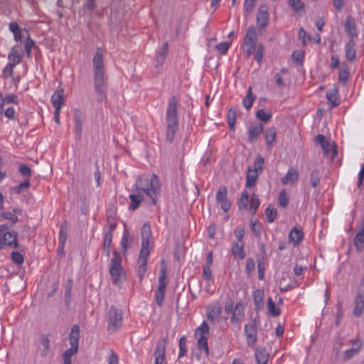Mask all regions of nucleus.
Segmentation results:
<instances>
[{"mask_svg":"<svg viewBox=\"0 0 364 364\" xmlns=\"http://www.w3.org/2000/svg\"><path fill=\"white\" fill-rule=\"evenodd\" d=\"M161 186L159 178L156 174H153L150 178L139 176L134 188L144 197L146 196L150 200L151 205H155L160 194Z\"/></svg>","mask_w":364,"mask_h":364,"instance_id":"obj_1","label":"nucleus"},{"mask_svg":"<svg viewBox=\"0 0 364 364\" xmlns=\"http://www.w3.org/2000/svg\"><path fill=\"white\" fill-rule=\"evenodd\" d=\"M94 87L97 100L102 102L106 98V80L104 70L103 52L97 48L93 58Z\"/></svg>","mask_w":364,"mask_h":364,"instance_id":"obj_2","label":"nucleus"},{"mask_svg":"<svg viewBox=\"0 0 364 364\" xmlns=\"http://www.w3.org/2000/svg\"><path fill=\"white\" fill-rule=\"evenodd\" d=\"M141 248L138 259L137 274L141 281L147 270V260L150 255V239L152 236L151 227L148 223H144L141 228Z\"/></svg>","mask_w":364,"mask_h":364,"instance_id":"obj_3","label":"nucleus"},{"mask_svg":"<svg viewBox=\"0 0 364 364\" xmlns=\"http://www.w3.org/2000/svg\"><path fill=\"white\" fill-rule=\"evenodd\" d=\"M166 140L171 143L178 129V102L176 96H172L168 102L166 113Z\"/></svg>","mask_w":364,"mask_h":364,"instance_id":"obj_4","label":"nucleus"},{"mask_svg":"<svg viewBox=\"0 0 364 364\" xmlns=\"http://www.w3.org/2000/svg\"><path fill=\"white\" fill-rule=\"evenodd\" d=\"M112 258L110 260L109 272L113 284L119 283L121 277L124 274L122 265L121 255L116 250L112 252Z\"/></svg>","mask_w":364,"mask_h":364,"instance_id":"obj_5","label":"nucleus"},{"mask_svg":"<svg viewBox=\"0 0 364 364\" xmlns=\"http://www.w3.org/2000/svg\"><path fill=\"white\" fill-rule=\"evenodd\" d=\"M257 34L254 26L248 28L244 39L243 49L247 55L253 54L255 48L257 46Z\"/></svg>","mask_w":364,"mask_h":364,"instance_id":"obj_6","label":"nucleus"},{"mask_svg":"<svg viewBox=\"0 0 364 364\" xmlns=\"http://www.w3.org/2000/svg\"><path fill=\"white\" fill-rule=\"evenodd\" d=\"M224 309L228 315L232 314V318H239L245 315V306L241 301L234 305L233 299H229L226 301Z\"/></svg>","mask_w":364,"mask_h":364,"instance_id":"obj_7","label":"nucleus"},{"mask_svg":"<svg viewBox=\"0 0 364 364\" xmlns=\"http://www.w3.org/2000/svg\"><path fill=\"white\" fill-rule=\"evenodd\" d=\"M257 321L250 320L245 326V335L249 347H255L257 341Z\"/></svg>","mask_w":364,"mask_h":364,"instance_id":"obj_8","label":"nucleus"},{"mask_svg":"<svg viewBox=\"0 0 364 364\" xmlns=\"http://www.w3.org/2000/svg\"><path fill=\"white\" fill-rule=\"evenodd\" d=\"M348 344L351 345L352 347L343 352L342 358L343 361H348L358 355L363 346V341L359 338L350 339L348 341Z\"/></svg>","mask_w":364,"mask_h":364,"instance_id":"obj_9","label":"nucleus"},{"mask_svg":"<svg viewBox=\"0 0 364 364\" xmlns=\"http://www.w3.org/2000/svg\"><path fill=\"white\" fill-rule=\"evenodd\" d=\"M228 190L224 186H220L216 193V201L220 205L224 212H228L231 206V202L228 199Z\"/></svg>","mask_w":364,"mask_h":364,"instance_id":"obj_10","label":"nucleus"},{"mask_svg":"<svg viewBox=\"0 0 364 364\" xmlns=\"http://www.w3.org/2000/svg\"><path fill=\"white\" fill-rule=\"evenodd\" d=\"M269 8L267 5H260L257 14V25L259 28H265L269 23Z\"/></svg>","mask_w":364,"mask_h":364,"instance_id":"obj_11","label":"nucleus"},{"mask_svg":"<svg viewBox=\"0 0 364 364\" xmlns=\"http://www.w3.org/2000/svg\"><path fill=\"white\" fill-rule=\"evenodd\" d=\"M165 341L166 339L164 338L161 342L157 343L154 353V364H163L164 362L166 348Z\"/></svg>","mask_w":364,"mask_h":364,"instance_id":"obj_12","label":"nucleus"},{"mask_svg":"<svg viewBox=\"0 0 364 364\" xmlns=\"http://www.w3.org/2000/svg\"><path fill=\"white\" fill-rule=\"evenodd\" d=\"M23 57V52L21 50L19 46H14L11 49V51L8 55L9 60V63L16 66L19 64Z\"/></svg>","mask_w":364,"mask_h":364,"instance_id":"obj_13","label":"nucleus"},{"mask_svg":"<svg viewBox=\"0 0 364 364\" xmlns=\"http://www.w3.org/2000/svg\"><path fill=\"white\" fill-rule=\"evenodd\" d=\"M264 132V126L261 123L250 124L248 128V141L250 143L256 141L260 134Z\"/></svg>","mask_w":364,"mask_h":364,"instance_id":"obj_14","label":"nucleus"},{"mask_svg":"<svg viewBox=\"0 0 364 364\" xmlns=\"http://www.w3.org/2000/svg\"><path fill=\"white\" fill-rule=\"evenodd\" d=\"M132 191V193L129 196L130 199L129 209L131 210H135L139 207L141 203L144 200V198L143 195L139 193V192L135 191L134 188H133Z\"/></svg>","mask_w":364,"mask_h":364,"instance_id":"obj_15","label":"nucleus"},{"mask_svg":"<svg viewBox=\"0 0 364 364\" xmlns=\"http://www.w3.org/2000/svg\"><path fill=\"white\" fill-rule=\"evenodd\" d=\"M0 240L3 245L13 246L16 248L18 247L17 234L15 231L6 232L0 237Z\"/></svg>","mask_w":364,"mask_h":364,"instance_id":"obj_16","label":"nucleus"},{"mask_svg":"<svg viewBox=\"0 0 364 364\" xmlns=\"http://www.w3.org/2000/svg\"><path fill=\"white\" fill-rule=\"evenodd\" d=\"M222 311V306L218 301H214L206 307L207 318H215Z\"/></svg>","mask_w":364,"mask_h":364,"instance_id":"obj_17","label":"nucleus"},{"mask_svg":"<svg viewBox=\"0 0 364 364\" xmlns=\"http://www.w3.org/2000/svg\"><path fill=\"white\" fill-rule=\"evenodd\" d=\"M345 54L347 60L352 63L356 58L355 42L350 38L345 46Z\"/></svg>","mask_w":364,"mask_h":364,"instance_id":"obj_18","label":"nucleus"},{"mask_svg":"<svg viewBox=\"0 0 364 364\" xmlns=\"http://www.w3.org/2000/svg\"><path fill=\"white\" fill-rule=\"evenodd\" d=\"M299 179V172L294 168H290L286 175L281 178V183L283 185L289 183H296Z\"/></svg>","mask_w":364,"mask_h":364,"instance_id":"obj_19","label":"nucleus"},{"mask_svg":"<svg viewBox=\"0 0 364 364\" xmlns=\"http://www.w3.org/2000/svg\"><path fill=\"white\" fill-rule=\"evenodd\" d=\"M277 136V130L274 127H271L264 131V139L267 149H272L275 141Z\"/></svg>","mask_w":364,"mask_h":364,"instance_id":"obj_20","label":"nucleus"},{"mask_svg":"<svg viewBox=\"0 0 364 364\" xmlns=\"http://www.w3.org/2000/svg\"><path fill=\"white\" fill-rule=\"evenodd\" d=\"M289 239L294 245L299 244L304 239V232L302 228L294 227L289 234Z\"/></svg>","mask_w":364,"mask_h":364,"instance_id":"obj_21","label":"nucleus"},{"mask_svg":"<svg viewBox=\"0 0 364 364\" xmlns=\"http://www.w3.org/2000/svg\"><path fill=\"white\" fill-rule=\"evenodd\" d=\"M364 311V294L357 293L354 301L353 315L360 316Z\"/></svg>","mask_w":364,"mask_h":364,"instance_id":"obj_22","label":"nucleus"},{"mask_svg":"<svg viewBox=\"0 0 364 364\" xmlns=\"http://www.w3.org/2000/svg\"><path fill=\"white\" fill-rule=\"evenodd\" d=\"M51 102L55 109H61L64 104V90H57L51 97Z\"/></svg>","mask_w":364,"mask_h":364,"instance_id":"obj_23","label":"nucleus"},{"mask_svg":"<svg viewBox=\"0 0 364 364\" xmlns=\"http://www.w3.org/2000/svg\"><path fill=\"white\" fill-rule=\"evenodd\" d=\"M75 132L77 139L81 138L82 131V112L80 109H76L74 112Z\"/></svg>","mask_w":364,"mask_h":364,"instance_id":"obj_24","label":"nucleus"},{"mask_svg":"<svg viewBox=\"0 0 364 364\" xmlns=\"http://www.w3.org/2000/svg\"><path fill=\"white\" fill-rule=\"evenodd\" d=\"M231 252L235 257H237L240 259H243L245 256V252L244 250V243L242 241H237L234 242L231 247Z\"/></svg>","mask_w":364,"mask_h":364,"instance_id":"obj_25","label":"nucleus"},{"mask_svg":"<svg viewBox=\"0 0 364 364\" xmlns=\"http://www.w3.org/2000/svg\"><path fill=\"white\" fill-rule=\"evenodd\" d=\"M345 31L350 36V38L354 39L358 36L356 26L354 19L348 16L345 23Z\"/></svg>","mask_w":364,"mask_h":364,"instance_id":"obj_26","label":"nucleus"},{"mask_svg":"<svg viewBox=\"0 0 364 364\" xmlns=\"http://www.w3.org/2000/svg\"><path fill=\"white\" fill-rule=\"evenodd\" d=\"M338 90L336 87L330 89L326 92V98L331 103V107L334 108L339 105L340 100L338 97Z\"/></svg>","mask_w":364,"mask_h":364,"instance_id":"obj_27","label":"nucleus"},{"mask_svg":"<svg viewBox=\"0 0 364 364\" xmlns=\"http://www.w3.org/2000/svg\"><path fill=\"white\" fill-rule=\"evenodd\" d=\"M258 178V172L256 169L249 168L246 176V188H252L255 186Z\"/></svg>","mask_w":364,"mask_h":364,"instance_id":"obj_28","label":"nucleus"},{"mask_svg":"<svg viewBox=\"0 0 364 364\" xmlns=\"http://www.w3.org/2000/svg\"><path fill=\"white\" fill-rule=\"evenodd\" d=\"M354 245L358 252L364 249V225L357 232L353 240Z\"/></svg>","mask_w":364,"mask_h":364,"instance_id":"obj_29","label":"nucleus"},{"mask_svg":"<svg viewBox=\"0 0 364 364\" xmlns=\"http://www.w3.org/2000/svg\"><path fill=\"white\" fill-rule=\"evenodd\" d=\"M257 364H267L269 360V354L264 348H257L255 351Z\"/></svg>","mask_w":364,"mask_h":364,"instance_id":"obj_30","label":"nucleus"},{"mask_svg":"<svg viewBox=\"0 0 364 364\" xmlns=\"http://www.w3.org/2000/svg\"><path fill=\"white\" fill-rule=\"evenodd\" d=\"M288 5L299 15L305 13V6L301 0H288Z\"/></svg>","mask_w":364,"mask_h":364,"instance_id":"obj_31","label":"nucleus"},{"mask_svg":"<svg viewBox=\"0 0 364 364\" xmlns=\"http://www.w3.org/2000/svg\"><path fill=\"white\" fill-rule=\"evenodd\" d=\"M168 53V43L167 42H165L162 47L161 48L160 50L159 51L156 57V63L157 65H161L165 59L166 58Z\"/></svg>","mask_w":364,"mask_h":364,"instance_id":"obj_32","label":"nucleus"},{"mask_svg":"<svg viewBox=\"0 0 364 364\" xmlns=\"http://www.w3.org/2000/svg\"><path fill=\"white\" fill-rule=\"evenodd\" d=\"M237 109L235 107H230L227 114V122L231 131H235L236 122Z\"/></svg>","mask_w":364,"mask_h":364,"instance_id":"obj_33","label":"nucleus"},{"mask_svg":"<svg viewBox=\"0 0 364 364\" xmlns=\"http://www.w3.org/2000/svg\"><path fill=\"white\" fill-rule=\"evenodd\" d=\"M113 234L110 232H105L103 242V251L105 252L107 257L110 255V247L112 242Z\"/></svg>","mask_w":364,"mask_h":364,"instance_id":"obj_34","label":"nucleus"},{"mask_svg":"<svg viewBox=\"0 0 364 364\" xmlns=\"http://www.w3.org/2000/svg\"><path fill=\"white\" fill-rule=\"evenodd\" d=\"M80 328L77 325L73 326L69 335L70 344L79 346Z\"/></svg>","mask_w":364,"mask_h":364,"instance_id":"obj_35","label":"nucleus"},{"mask_svg":"<svg viewBox=\"0 0 364 364\" xmlns=\"http://www.w3.org/2000/svg\"><path fill=\"white\" fill-rule=\"evenodd\" d=\"M40 342L43 346V348L41 350V356L45 358L48 355L50 350V340L46 335H41Z\"/></svg>","mask_w":364,"mask_h":364,"instance_id":"obj_36","label":"nucleus"},{"mask_svg":"<svg viewBox=\"0 0 364 364\" xmlns=\"http://www.w3.org/2000/svg\"><path fill=\"white\" fill-rule=\"evenodd\" d=\"M9 31L13 33L16 41H21L22 39V32L16 22L9 23Z\"/></svg>","mask_w":364,"mask_h":364,"instance_id":"obj_37","label":"nucleus"},{"mask_svg":"<svg viewBox=\"0 0 364 364\" xmlns=\"http://www.w3.org/2000/svg\"><path fill=\"white\" fill-rule=\"evenodd\" d=\"M252 90V87H250L246 96L242 100V105L247 109H249L252 107L255 100V97Z\"/></svg>","mask_w":364,"mask_h":364,"instance_id":"obj_38","label":"nucleus"},{"mask_svg":"<svg viewBox=\"0 0 364 364\" xmlns=\"http://www.w3.org/2000/svg\"><path fill=\"white\" fill-rule=\"evenodd\" d=\"M209 334V326L208 324L204 321L203 323L198 326L195 332V337L198 338L199 336L207 337Z\"/></svg>","mask_w":364,"mask_h":364,"instance_id":"obj_39","label":"nucleus"},{"mask_svg":"<svg viewBox=\"0 0 364 364\" xmlns=\"http://www.w3.org/2000/svg\"><path fill=\"white\" fill-rule=\"evenodd\" d=\"M257 0H245L243 11L245 16H248L254 11Z\"/></svg>","mask_w":364,"mask_h":364,"instance_id":"obj_40","label":"nucleus"},{"mask_svg":"<svg viewBox=\"0 0 364 364\" xmlns=\"http://www.w3.org/2000/svg\"><path fill=\"white\" fill-rule=\"evenodd\" d=\"M198 340L197 346L199 350H203L205 351V355L208 357L209 355V348L208 345V338L203 336H199L196 338Z\"/></svg>","mask_w":364,"mask_h":364,"instance_id":"obj_41","label":"nucleus"},{"mask_svg":"<svg viewBox=\"0 0 364 364\" xmlns=\"http://www.w3.org/2000/svg\"><path fill=\"white\" fill-rule=\"evenodd\" d=\"M117 225V220L114 216L112 215H108L107 216L106 226L107 230L105 232H110L111 233L116 229Z\"/></svg>","mask_w":364,"mask_h":364,"instance_id":"obj_42","label":"nucleus"},{"mask_svg":"<svg viewBox=\"0 0 364 364\" xmlns=\"http://www.w3.org/2000/svg\"><path fill=\"white\" fill-rule=\"evenodd\" d=\"M267 309L271 316L276 317L280 315V309L276 307V305L272 298H269L268 299Z\"/></svg>","mask_w":364,"mask_h":364,"instance_id":"obj_43","label":"nucleus"},{"mask_svg":"<svg viewBox=\"0 0 364 364\" xmlns=\"http://www.w3.org/2000/svg\"><path fill=\"white\" fill-rule=\"evenodd\" d=\"M259 204L260 202L258 196L255 193H252L250 202V211L251 212L252 215H255L256 213Z\"/></svg>","mask_w":364,"mask_h":364,"instance_id":"obj_44","label":"nucleus"},{"mask_svg":"<svg viewBox=\"0 0 364 364\" xmlns=\"http://www.w3.org/2000/svg\"><path fill=\"white\" fill-rule=\"evenodd\" d=\"M122 326V320H109L107 328L109 333H114L120 328Z\"/></svg>","mask_w":364,"mask_h":364,"instance_id":"obj_45","label":"nucleus"},{"mask_svg":"<svg viewBox=\"0 0 364 364\" xmlns=\"http://www.w3.org/2000/svg\"><path fill=\"white\" fill-rule=\"evenodd\" d=\"M73 282L72 279H68L65 286V297L66 304H69L72 297V288Z\"/></svg>","mask_w":364,"mask_h":364,"instance_id":"obj_46","label":"nucleus"},{"mask_svg":"<svg viewBox=\"0 0 364 364\" xmlns=\"http://www.w3.org/2000/svg\"><path fill=\"white\" fill-rule=\"evenodd\" d=\"M321 176L318 169H314L310 174V182L312 187L316 188L320 183Z\"/></svg>","mask_w":364,"mask_h":364,"instance_id":"obj_47","label":"nucleus"},{"mask_svg":"<svg viewBox=\"0 0 364 364\" xmlns=\"http://www.w3.org/2000/svg\"><path fill=\"white\" fill-rule=\"evenodd\" d=\"M349 77L348 67L346 63H343L342 68L340 70L338 73L339 81L343 83H346Z\"/></svg>","mask_w":364,"mask_h":364,"instance_id":"obj_48","label":"nucleus"},{"mask_svg":"<svg viewBox=\"0 0 364 364\" xmlns=\"http://www.w3.org/2000/svg\"><path fill=\"white\" fill-rule=\"evenodd\" d=\"M289 202V198L286 190L284 189L281 191L278 197L279 205L282 208H286L288 205Z\"/></svg>","mask_w":364,"mask_h":364,"instance_id":"obj_49","label":"nucleus"},{"mask_svg":"<svg viewBox=\"0 0 364 364\" xmlns=\"http://www.w3.org/2000/svg\"><path fill=\"white\" fill-rule=\"evenodd\" d=\"M265 215L268 223H271L274 221L277 215V211L274 207L269 205L265 210Z\"/></svg>","mask_w":364,"mask_h":364,"instance_id":"obj_50","label":"nucleus"},{"mask_svg":"<svg viewBox=\"0 0 364 364\" xmlns=\"http://www.w3.org/2000/svg\"><path fill=\"white\" fill-rule=\"evenodd\" d=\"M255 262L253 258L249 257L247 259L245 265V273L247 277H251L255 271Z\"/></svg>","mask_w":364,"mask_h":364,"instance_id":"obj_51","label":"nucleus"},{"mask_svg":"<svg viewBox=\"0 0 364 364\" xmlns=\"http://www.w3.org/2000/svg\"><path fill=\"white\" fill-rule=\"evenodd\" d=\"M256 117L261 121L267 122L272 117V113L270 112H266L263 109H260L257 111Z\"/></svg>","mask_w":364,"mask_h":364,"instance_id":"obj_52","label":"nucleus"},{"mask_svg":"<svg viewBox=\"0 0 364 364\" xmlns=\"http://www.w3.org/2000/svg\"><path fill=\"white\" fill-rule=\"evenodd\" d=\"M132 240V239L131 236L129 235V232L127 230H125L124 232V234H123V236H122V238L121 240V246L124 252L127 250V248L130 245Z\"/></svg>","mask_w":364,"mask_h":364,"instance_id":"obj_53","label":"nucleus"},{"mask_svg":"<svg viewBox=\"0 0 364 364\" xmlns=\"http://www.w3.org/2000/svg\"><path fill=\"white\" fill-rule=\"evenodd\" d=\"M249 201V193L247 191H243L238 203V207L241 209H247Z\"/></svg>","mask_w":364,"mask_h":364,"instance_id":"obj_54","label":"nucleus"},{"mask_svg":"<svg viewBox=\"0 0 364 364\" xmlns=\"http://www.w3.org/2000/svg\"><path fill=\"white\" fill-rule=\"evenodd\" d=\"M263 53H264V46L262 44H258L255 46V50L253 52L254 53V58L256 61H257L258 63H260L262 58H263Z\"/></svg>","mask_w":364,"mask_h":364,"instance_id":"obj_55","label":"nucleus"},{"mask_svg":"<svg viewBox=\"0 0 364 364\" xmlns=\"http://www.w3.org/2000/svg\"><path fill=\"white\" fill-rule=\"evenodd\" d=\"M291 58L298 65H302L304 60V53L302 50H295L292 53Z\"/></svg>","mask_w":364,"mask_h":364,"instance_id":"obj_56","label":"nucleus"},{"mask_svg":"<svg viewBox=\"0 0 364 364\" xmlns=\"http://www.w3.org/2000/svg\"><path fill=\"white\" fill-rule=\"evenodd\" d=\"M108 318H122V311L112 306L108 311Z\"/></svg>","mask_w":364,"mask_h":364,"instance_id":"obj_57","label":"nucleus"},{"mask_svg":"<svg viewBox=\"0 0 364 364\" xmlns=\"http://www.w3.org/2000/svg\"><path fill=\"white\" fill-rule=\"evenodd\" d=\"M186 337L183 336L179 340V353L178 358H181L186 355L187 352V348L186 346Z\"/></svg>","mask_w":364,"mask_h":364,"instance_id":"obj_58","label":"nucleus"},{"mask_svg":"<svg viewBox=\"0 0 364 364\" xmlns=\"http://www.w3.org/2000/svg\"><path fill=\"white\" fill-rule=\"evenodd\" d=\"M35 42L33 40H32L29 36L26 38L25 41V51L26 53L27 57L31 58V49L34 46Z\"/></svg>","mask_w":364,"mask_h":364,"instance_id":"obj_59","label":"nucleus"},{"mask_svg":"<svg viewBox=\"0 0 364 364\" xmlns=\"http://www.w3.org/2000/svg\"><path fill=\"white\" fill-rule=\"evenodd\" d=\"M254 302L257 308H259L263 304V293L260 290H256L255 291Z\"/></svg>","mask_w":364,"mask_h":364,"instance_id":"obj_60","label":"nucleus"},{"mask_svg":"<svg viewBox=\"0 0 364 364\" xmlns=\"http://www.w3.org/2000/svg\"><path fill=\"white\" fill-rule=\"evenodd\" d=\"M165 279H166V275H165V273L163 272V273H161V274L160 275V277L159 278V285H158V288H157L156 291L165 293L166 288V282L165 281Z\"/></svg>","mask_w":364,"mask_h":364,"instance_id":"obj_61","label":"nucleus"},{"mask_svg":"<svg viewBox=\"0 0 364 364\" xmlns=\"http://www.w3.org/2000/svg\"><path fill=\"white\" fill-rule=\"evenodd\" d=\"M230 45V43L228 42H223L218 44L215 48L221 55H225L228 51Z\"/></svg>","mask_w":364,"mask_h":364,"instance_id":"obj_62","label":"nucleus"},{"mask_svg":"<svg viewBox=\"0 0 364 364\" xmlns=\"http://www.w3.org/2000/svg\"><path fill=\"white\" fill-rule=\"evenodd\" d=\"M264 163V158L261 155H258L255 159L254 162V168L252 169H256L257 172L259 171H262L263 168Z\"/></svg>","mask_w":364,"mask_h":364,"instance_id":"obj_63","label":"nucleus"},{"mask_svg":"<svg viewBox=\"0 0 364 364\" xmlns=\"http://www.w3.org/2000/svg\"><path fill=\"white\" fill-rule=\"evenodd\" d=\"M11 259L17 264H22L24 262V257L23 255L18 252H12Z\"/></svg>","mask_w":364,"mask_h":364,"instance_id":"obj_64","label":"nucleus"}]
</instances>
